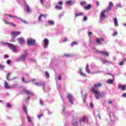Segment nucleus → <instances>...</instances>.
Returning <instances> with one entry per match:
<instances>
[{"label": "nucleus", "instance_id": "1", "mask_svg": "<svg viewBox=\"0 0 126 126\" xmlns=\"http://www.w3.org/2000/svg\"><path fill=\"white\" fill-rule=\"evenodd\" d=\"M91 92H93V93H94V96L97 100H99V99H100V97H104V96L106 95V93L104 92H102L101 94L100 92L95 90V88H93L91 90Z\"/></svg>", "mask_w": 126, "mask_h": 126}, {"label": "nucleus", "instance_id": "2", "mask_svg": "<svg viewBox=\"0 0 126 126\" xmlns=\"http://www.w3.org/2000/svg\"><path fill=\"white\" fill-rule=\"evenodd\" d=\"M113 6H114V3H112V2H110L108 7L106 9L103 10L101 12V16L103 18L106 17V16L105 15V12H109V11L112 9V7H113Z\"/></svg>", "mask_w": 126, "mask_h": 126}, {"label": "nucleus", "instance_id": "3", "mask_svg": "<svg viewBox=\"0 0 126 126\" xmlns=\"http://www.w3.org/2000/svg\"><path fill=\"white\" fill-rule=\"evenodd\" d=\"M27 56V52H26V51H24V53H22L21 57L17 59V62H19V61H25V58H26Z\"/></svg>", "mask_w": 126, "mask_h": 126}, {"label": "nucleus", "instance_id": "4", "mask_svg": "<svg viewBox=\"0 0 126 126\" xmlns=\"http://www.w3.org/2000/svg\"><path fill=\"white\" fill-rule=\"evenodd\" d=\"M27 44L28 45H30L31 46H34L36 45V42L32 38H29L27 40Z\"/></svg>", "mask_w": 126, "mask_h": 126}, {"label": "nucleus", "instance_id": "5", "mask_svg": "<svg viewBox=\"0 0 126 126\" xmlns=\"http://www.w3.org/2000/svg\"><path fill=\"white\" fill-rule=\"evenodd\" d=\"M6 45H8L9 49L12 50V51H13L14 52H17V50L16 49V46H15L13 44L10 43H6Z\"/></svg>", "mask_w": 126, "mask_h": 126}, {"label": "nucleus", "instance_id": "6", "mask_svg": "<svg viewBox=\"0 0 126 126\" xmlns=\"http://www.w3.org/2000/svg\"><path fill=\"white\" fill-rule=\"evenodd\" d=\"M88 123V119L87 118V117L86 116H84L83 118L79 120V123L80 124H82V123Z\"/></svg>", "mask_w": 126, "mask_h": 126}, {"label": "nucleus", "instance_id": "7", "mask_svg": "<svg viewBox=\"0 0 126 126\" xmlns=\"http://www.w3.org/2000/svg\"><path fill=\"white\" fill-rule=\"evenodd\" d=\"M21 32H12L11 36L12 37H17L18 35H20Z\"/></svg>", "mask_w": 126, "mask_h": 126}, {"label": "nucleus", "instance_id": "8", "mask_svg": "<svg viewBox=\"0 0 126 126\" xmlns=\"http://www.w3.org/2000/svg\"><path fill=\"white\" fill-rule=\"evenodd\" d=\"M17 40L21 45L25 44V40L23 37H19L17 39Z\"/></svg>", "mask_w": 126, "mask_h": 126}, {"label": "nucleus", "instance_id": "9", "mask_svg": "<svg viewBox=\"0 0 126 126\" xmlns=\"http://www.w3.org/2000/svg\"><path fill=\"white\" fill-rule=\"evenodd\" d=\"M67 98H68L69 102L71 104H73V101L72 100V95L69 94H68Z\"/></svg>", "mask_w": 126, "mask_h": 126}, {"label": "nucleus", "instance_id": "10", "mask_svg": "<svg viewBox=\"0 0 126 126\" xmlns=\"http://www.w3.org/2000/svg\"><path fill=\"white\" fill-rule=\"evenodd\" d=\"M48 46H49V40L48 39H44V48L47 49L48 48Z\"/></svg>", "mask_w": 126, "mask_h": 126}, {"label": "nucleus", "instance_id": "11", "mask_svg": "<svg viewBox=\"0 0 126 126\" xmlns=\"http://www.w3.org/2000/svg\"><path fill=\"white\" fill-rule=\"evenodd\" d=\"M97 53H100V54H101L102 55H104V56H106V57H109V53L106 52H103L101 51H97Z\"/></svg>", "mask_w": 126, "mask_h": 126}, {"label": "nucleus", "instance_id": "12", "mask_svg": "<svg viewBox=\"0 0 126 126\" xmlns=\"http://www.w3.org/2000/svg\"><path fill=\"white\" fill-rule=\"evenodd\" d=\"M4 87H5L6 89H10V88H11L12 87L9 86L8 85V83H7V82H5L4 83Z\"/></svg>", "mask_w": 126, "mask_h": 126}, {"label": "nucleus", "instance_id": "13", "mask_svg": "<svg viewBox=\"0 0 126 126\" xmlns=\"http://www.w3.org/2000/svg\"><path fill=\"white\" fill-rule=\"evenodd\" d=\"M114 22V26L116 27L119 26V22H118V19L117 17L113 18Z\"/></svg>", "mask_w": 126, "mask_h": 126}, {"label": "nucleus", "instance_id": "14", "mask_svg": "<svg viewBox=\"0 0 126 126\" xmlns=\"http://www.w3.org/2000/svg\"><path fill=\"white\" fill-rule=\"evenodd\" d=\"M103 41H104V38H100L96 39V43H97V44H99V45H101V44H102L101 42Z\"/></svg>", "mask_w": 126, "mask_h": 126}, {"label": "nucleus", "instance_id": "15", "mask_svg": "<svg viewBox=\"0 0 126 126\" xmlns=\"http://www.w3.org/2000/svg\"><path fill=\"white\" fill-rule=\"evenodd\" d=\"M109 117L111 121H114V120H115V114H114V113L111 112L109 114Z\"/></svg>", "mask_w": 126, "mask_h": 126}, {"label": "nucleus", "instance_id": "16", "mask_svg": "<svg viewBox=\"0 0 126 126\" xmlns=\"http://www.w3.org/2000/svg\"><path fill=\"white\" fill-rule=\"evenodd\" d=\"M102 85H103V84H102L101 83L94 84V87H95V88H98L99 87H101V86H102Z\"/></svg>", "mask_w": 126, "mask_h": 126}, {"label": "nucleus", "instance_id": "17", "mask_svg": "<svg viewBox=\"0 0 126 126\" xmlns=\"http://www.w3.org/2000/svg\"><path fill=\"white\" fill-rule=\"evenodd\" d=\"M91 7H92L91 4H89L88 6L84 7V9L85 10H90V9H91Z\"/></svg>", "mask_w": 126, "mask_h": 126}, {"label": "nucleus", "instance_id": "18", "mask_svg": "<svg viewBox=\"0 0 126 126\" xmlns=\"http://www.w3.org/2000/svg\"><path fill=\"white\" fill-rule=\"evenodd\" d=\"M72 125L73 126H76L78 125V122H77V120L73 119L72 121Z\"/></svg>", "mask_w": 126, "mask_h": 126}, {"label": "nucleus", "instance_id": "19", "mask_svg": "<svg viewBox=\"0 0 126 126\" xmlns=\"http://www.w3.org/2000/svg\"><path fill=\"white\" fill-rule=\"evenodd\" d=\"M23 92H25V93H26V94H28V95H33V93L30 92V91L26 90H24Z\"/></svg>", "mask_w": 126, "mask_h": 126}, {"label": "nucleus", "instance_id": "20", "mask_svg": "<svg viewBox=\"0 0 126 126\" xmlns=\"http://www.w3.org/2000/svg\"><path fill=\"white\" fill-rule=\"evenodd\" d=\"M56 9H58L59 10H62L63 9V7L60 5H57L55 6Z\"/></svg>", "mask_w": 126, "mask_h": 126}, {"label": "nucleus", "instance_id": "21", "mask_svg": "<svg viewBox=\"0 0 126 126\" xmlns=\"http://www.w3.org/2000/svg\"><path fill=\"white\" fill-rule=\"evenodd\" d=\"M23 111L26 113V114H28V111H27V108H26V106L25 105H23Z\"/></svg>", "mask_w": 126, "mask_h": 126}, {"label": "nucleus", "instance_id": "22", "mask_svg": "<svg viewBox=\"0 0 126 126\" xmlns=\"http://www.w3.org/2000/svg\"><path fill=\"white\" fill-rule=\"evenodd\" d=\"M119 88H121L123 91H125V90H126V86L120 84L119 85Z\"/></svg>", "mask_w": 126, "mask_h": 126}, {"label": "nucleus", "instance_id": "23", "mask_svg": "<svg viewBox=\"0 0 126 126\" xmlns=\"http://www.w3.org/2000/svg\"><path fill=\"white\" fill-rule=\"evenodd\" d=\"M80 4L81 5H82V6H86V5H87V2H86V1H81L80 2Z\"/></svg>", "mask_w": 126, "mask_h": 126}, {"label": "nucleus", "instance_id": "24", "mask_svg": "<svg viewBox=\"0 0 126 126\" xmlns=\"http://www.w3.org/2000/svg\"><path fill=\"white\" fill-rule=\"evenodd\" d=\"M27 11L28 13H30V12H31V9L29 7V5L27 6Z\"/></svg>", "mask_w": 126, "mask_h": 126}, {"label": "nucleus", "instance_id": "25", "mask_svg": "<svg viewBox=\"0 0 126 126\" xmlns=\"http://www.w3.org/2000/svg\"><path fill=\"white\" fill-rule=\"evenodd\" d=\"M83 13H78L75 14V17H77V16H81V15H83Z\"/></svg>", "mask_w": 126, "mask_h": 126}, {"label": "nucleus", "instance_id": "26", "mask_svg": "<svg viewBox=\"0 0 126 126\" xmlns=\"http://www.w3.org/2000/svg\"><path fill=\"white\" fill-rule=\"evenodd\" d=\"M33 84H35L36 86H38V87H41V86H42V84L38 83V82L33 83Z\"/></svg>", "mask_w": 126, "mask_h": 126}, {"label": "nucleus", "instance_id": "27", "mask_svg": "<svg viewBox=\"0 0 126 126\" xmlns=\"http://www.w3.org/2000/svg\"><path fill=\"white\" fill-rule=\"evenodd\" d=\"M107 83H109V84H113L114 83V81L113 80L108 79L107 81Z\"/></svg>", "mask_w": 126, "mask_h": 126}, {"label": "nucleus", "instance_id": "28", "mask_svg": "<svg viewBox=\"0 0 126 126\" xmlns=\"http://www.w3.org/2000/svg\"><path fill=\"white\" fill-rule=\"evenodd\" d=\"M19 19H20V20L22 21V22L23 23H25V24H27L28 23V22H27V21H26L24 20H23L22 18H19Z\"/></svg>", "mask_w": 126, "mask_h": 126}, {"label": "nucleus", "instance_id": "29", "mask_svg": "<svg viewBox=\"0 0 126 126\" xmlns=\"http://www.w3.org/2000/svg\"><path fill=\"white\" fill-rule=\"evenodd\" d=\"M10 74H11V73L8 72L7 73V74L6 75V79H7V80H8V79H9V76H10Z\"/></svg>", "mask_w": 126, "mask_h": 126}, {"label": "nucleus", "instance_id": "30", "mask_svg": "<svg viewBox=\"0 0 126 126\" xmlns=\"http://www.w3.org/2000/svg\"><path fill=\"white\" fill-rule=\"evenodd\" d=\"M22 80L24 83H28V82L25 80V77H22Z\"/></svg>", "mask_w": 126, "mask_h": 126}, {"label": "nucleus", "instance_id": "31", "mask_svg": "<svg viewBox=\"0 0 126 126\" xmlns=\"http://www.w3.org/2000/svg\"><path fill=\"white\" fill-rule=\"evenodd\" d=\"M71 46H76V45H77V42L76 41H74L72 42L71 43Z\"/></svg>", "mask_w": 126, "mask_h": 126}, {"label": "nucleus", "instance_id": "32", "mask_svg": "<svg viewBox=\"0 0 126 126\" xmlns=\"http://www.w3.org/2000/svg\"><path fill=\"white\" fill-rule=\"evenodd\" d=\"M66 4H68V5H71L72 4V1H67L66 2Z\"/></svg>", "mask_w": 126, "mask_h": 126}, {"label": "nucleus", "instance_id": "33", "mask_svg": "<svg viewBox=\"0 0 126 126\" xmlns=\"http://www.w3.org/2000/svg\"><path fill=\"white\" fill-rule=\"evenodd\" d=\"M45 73L46 77H47V78H49L50 77V74L49 73V72H48V71H46Z\"/></svg>", "mask_w": 126, "mask_h": 126}, {"label": "nucleus", "instance_id": "34", "mask_svg": "<svg viewBox=\"0 0 126 126\" xmlns=\"http://www.w3.org/2000/svg\"><path fill=\"white\" fill-rule=\"evenodd\" d=\"M80 75H81L82 76L86 77V74H85V73H83L81 71L80 72Z\"/></svg>", "mask_w": 126, "mask_h": 126}, {"label": "nucleus", "instance_id": "35", "mask_svg": "<svg viewBox=\"0 0 126 126\" xmlns=\"http://www.w3.org/2000/svg\"><path fill=\"white\" fill-rule=\"evenodd\" d=\"M7 16H9V17H12V18H17V17L15 16H12L11 15L8 14Z\"/></svg>", "mask_w": 126, "mask_h": 126}, {"label": "nucleus", "instance_id": "36", "mask_svg": "<svg viewBox=\"0 0 126 126\" xmlns=\"http://www.w3.org/2000/svg\"><path fill=\"white\" fill-rule=\"evenodd\" d=\"M63 1H59L58 2V5H63Z\"/></svg>", "mask_w": 126, "mask_h": 126}, {"label": "nucleus", "instance_id": "37", "mask_svg": "<svg viewBox=\"0 0 126 126\" xmlns=\"http://www.w3.org/2000/svg\"><path fill=\"white\" fill-rule=\"evenodd\" d=\"M9 25H10L11 26H13V27H15V26H16V25H15V24H14L12 22L11 23L10 22V24Z\"/></svg>", "mask_w": 126, "mask_h": 126}, {"label": "nucleus", "instance_id": "38", "mask_svg": "<svg viewBox=\"0 0 126 126\" xmlns=\"http://www.w3.org/2000/svg\"><path fill=\"white\" fill-rule=\"evenodd\" d=\"M49 23L50 25H54L55 24V23L53 21H49Z\"/></svg>", "mask_w": 126, "mask_h": 126}, {"label": "nucleus", "instance_id": "39", "mask_svg": "<svg viewBox=\"0 0 126 126\" xmlns=\"http://www.w3.org/2000/svg\"><path fill=\"white\" fill-rule=\"evenodd\" d=\"M3 21H4V24H6V25H9V24L10 23V22L7 21H5L4 20H3Z\"/></svg>", "mask_w": 126, "mask_h": 126}, {"label": "nucleus", "instance_id": "40", "mask_svg": "<svg viewBox=\"0 0 126 126\" xmlns=\"http://www.w3.org/2000/svg\"><path fill=\"white\" fill-rule=\"evenodd\" d=\"M38 21H42V14L38 17Z\"/></svg>", "mask_w": 126, "mask_h": 126}, {"label": "nucleus", "instance_id": "41", "mask_svg": "<svg viewBox=\"0 0 126 126\" xmlns=\"http://www.w3.org/2000/svg\"><path fill=\"white\" fill-rule=\"evenodd\" d=\"M27 117L28 122H30V123H31L32 122L31 118H30L29 116H27Z\"/></svg>", "mask_w": 126, "mask_h": 126}, {"label": "nucleus", "instance_id": "42", "mask_svg": "<svg viewBox=\"0 0 126 126\" xmlns=\"http://www.w3.org/2000/svg\"><path fill=\"white\" fill-rule=\"evenodd\" d=\"M43 116H44V114H41L38 116V118L40 120L41 119V118H42V117H43Z\"/></svg>", "mask_w": 126, "mask_h": 126}, {"label": "nucleus", "instance_id": "43", "mask_svg": "<svg viewBox=\"0 0 126 126\" xmlns=\"http://www.w3.org/2000/svg\"><path fill=\"white\" fill-rule=\"evenodd\" d=\"M86 72H87V73H90V70L89 69V68L86 69Z\"/></svg>", "mask_w": 126, "mask_h": 126}, {"label": "nucleus", "instance_id": "44", "mask_svg": "<svg viewBox=\"0 0 126 126\" xmlns=\"http://www.w3.org/2000/svg\"><path fill=\"white\" fill-rule=\"evenodd\" d=\"M7 108H11V105H10V104L7 103Z\"/></svg>", "mask_w": 126, "mask_h": 126}, {"label": "nucleus", "instance_id": "45", "mask_svg": "<svg viewBox=\"0 0 126 126\" xmlns=\"http://www.w3.org/2000/svg\"><path fill=\"white\" fill-rule=\"evenodd\" d=\"M4 59H8V58H9V56H8V55H4Z\"/></svg>", "mask_w": 126, "mask_h": 126}, {"label": "nucleus", "instance_id": "46", "mask_svg": "<svg viewBox=\"0 0 126 126\" xmlns=\"http://www.w3.org/2000/svg\"><path fill=\"white\" fill-rule=\"evenodd\" d=\"M68 41V39L67 38H65L64 40H63V42H67Z\"/></svg>", "mask_w": 126, "mask_h": 126}, {"label": "nucleus", "instance_id": "47", "mask_svg": "<svg viewBox=\"0 0 126 126\" xmlns=\"http://www.w3.org/2000/svg\"><path fill=\"white\" fill-rule=\"evenodd\" d=\"M87 19H88V18L87 16L84 17V19H83L84 21H86L87 20Z\"/></svg>", "mask_w": 126, "mask_h": 126}, {"label": "nucleus", "instance_id": "48", "mask_svg": "<svg viewBox=\"0 0 126 126\" xmlns=\"http://www.w3.org/2000/svg\"><path fill=\"white\" fill-rule=\"evenodd\" d=\"M11 63V61H10V60H7V64H10Z\"/></svg>", "mask_w": 126, "mask_h": 126}, {"label": "nucleus", "instance_id": "49", "mask_svg": "<svg viewBox=\"0 0 126 126\" xmlns=\"http://www.w3.org/2000/svg\"><path fill=\"white\" fill-rule=\"evenodd\" d=\"M58 80H62V77H61V75H58Z\"/></svg>", "mask_w": 126, "mask_h": 126}, {"label": "nucleus", "instance_id": "50", "mask_svg": "<svg viewBox=\"0 0 126 126\" xmlns=\"http://www.w3.org/2000/svg\"><path fill=\"white\" fill-rule=\"evenodd\" d=\"M124 63H125V62L122 61L119 63V65H123V64H124Z\"/></svg>", "mask_w": 126, "mask_h": 126}, {"label": "nucleus", "instance_id": "51", "mask_svg": "<svg viewBox=\"0 0 126 126\" xmlns=\"http://www.w3.org/2000/svg\"><path fill=\"white\" fill-rule=\"evenodd\" d=\"M40 105H42V106H43V105H44V102H43V101L40 100Z\"/></svg>", "mask_w": 126, "mask_h": 126}, {"label": "nucleus", "instance_id": "52", "mask_svg": "<svg viewBox=\"0 0 126 126\" xmlns=\"http://www.w3.org/2000/svg\"><path fill=\"white\" fill-rule=\"evenodd\" d=\"M42 17H44V18H46L47 17V14H42Z\"/></svg>", "mask_w": 126, "mask_h": 126}, {"label": "nucleus", "instance_id": "53", "mask_svg": "<svg viewBox=\"0 0 126 126\" xmlns=\"http://www.w3.org/2000/svg\"><path fill=\"white\" fill-rule=\"evenodd\" d=\"M96 3L97 6H99V5H100V4H99V1H96Z\"/></svg>", "mask_w": 126, "mask_h": 126}, {"label": "nucleus", "instance_id": "54", "mask_svg": "<svg viewBox=\"0 0 126 126\" xmlns=\"http://www.w3.org/2000/svg\"><path fill=\"white\" fill-rule=\"evenodd\" d=\"M90 105L91 108H93V103L92 102H91Z\"/></svg>", "mask_w": 126, "mask_h": 126}, {"label": "nucleus", "instance_id": "55", "mask_svg": "<svg viewBox=\"0 0 126 126\" xmlns=\"http://www.w3.org/2000/svg\"><path fill=\"white\" fill-rule=\"evenodd\" d=\"M0 68H4V66L3 65L0 64Z\"/></svg>", "mask_w": 126, "mask_h": 126}, {"label": "nucleus", "instance_id": "56", "mask_svg": "<svg viewBox=\"0 0 126 126\" xmlns=\"http://www.w3.org/2000/svg\"><path fill=\"white\" fill-rule=\"evenodd\" d=\"M118 35V32H115L113 34V36H117Z\"/></svg>", "mask_w": 126, "mask_h": 126}, {"label": "nucleus", "instance_id": "57", "mask_svg": "<svg viewBox=\"0 0 126 126\" xmlns=\"http://www.w3.org/2000/svg\"><path fill=\"white\" fill-rule=\"evenodd\" d=\"M40 3L41 4H44V1L43 0H40Z\"/></svg>", "mask_w": 126, "mask_h": 126}, {"label": "nucleus", "instance_id": "58", "mask_svg": "<svg viewBox=\"0 0 126 126\" xmlns=\"http://www.w3.org/2000/svg\"><path fill=\"white\" fill-rule=\"evenodd\" d=\"M88 68H89V64H87L86 65V69H88Z\"/></svg>", "mask_w": 126, "mask_h": 126}, {"label": "nucleus", "instance_id": "59", "mask_svg": "<svg viewBox=\"0 0 126 126\" xmlns=\"http://www.w3.org/2000/svg\"><path fill=\"white\" fill-rule=\"evenodd\" d=\"M122 61L124 62V63H126V58H124L123 60Z\"/></svg>", "mask_w": 126, "mask_h": 126}, {"label": "nucleus", "instance_id": "60", "mask_svg": "<svg viewBox=\"0 0 126 126\" xmlns=\"http://www.w3.org/2000/svg\"><path fill=\"white\" fill-rule=\"evenodd\" d=\"M123 97H126V93H124L123 94Z\"/></svg>", "mask_w": 126, "mask_h": 126}, {"label": "nucleus", "instance_id": "61", "mask_svg": "<svg viewBox=\"0 0 126 126\" xmlns=\"http://www.w3.org/2000/svg\"><path fill=\"white\" fill-rule=\"evenodd\" d=\"M42 85L43 86V89H45V83H43Z\"/></svg>", "mask_w": 126, "mask_h": 126}, {"label": "nucleus", "instance_id": "62", "mask_svg": "<svg viewBox=\"0 0 126 126\" xmlns=\"http://www.w3.org/2000/svg\"><path fill=\"white\" fill-rule=\"evenodd\" d=\"M113 103V102H112V100H109L108 102V103L109 104H112Z\"/></svg>", "mask_w": 126, "mask_h": 126}, {"label": "nucleus", "instance_id": "63", "mask_svg": "<svg viewBox=\"0 0 126 126\" xmlns=\"http://www.w3.org/2000/svg\"><path fill=\"white\" fill-rule=\"evenodd\" d=\"M91 35H92V32H90L89 33V36H90Z\"/></svg>", "mask_w": 126, "mask_h": 126}, {"label": "nucleus", "instance_id": "64", "mask_svg": "<svg viewBox=\"0 0 126 126\" xmlns=\"http://www.w3.org/2000/svg\"><path fill=\"white\" fill-rule=\"evenodd\" d=\"M103 62L104 63H109V61H108L107 60H104Z\"/></svg>", "mask_w": 126, "mask_h": 126}]
</instances>
